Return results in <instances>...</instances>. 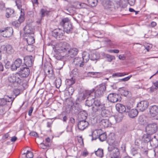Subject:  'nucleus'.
I'll return each instance as SVG.
<instances>
[{"mask_svg": "<svg viewBox=\"0 0 158 158\" xmlns=\"http://www.w3.org/2000/svg\"><path fill=\"white\" fill-rule=\"evenodd\" d=\"M60 26L63 27L64 32L67 33L71 32L72 29V25L68 18H64L62 19L60 23Z\"/></svg>", "mask_w": 158, "mask_h": 158, "instance_id": "nucleus-1", "label": "nucleus"}, {"mask_svg": "<svg viewBox=\"0 0 158 158\" xmlns=\"http://www.w3.org/2000/svg\"><path fill=\"white\" fill-rule=\"evenodd\" d=\"M106 89V85L105 83H102L96 86L94 89L95 97L100 98L102 96Z\"/></svg>", "mask_w": 158, "mask_h": 158, "instance_id": "nucleus-2", "label": "nucleus"}, {"mask_svg": "<svg viewBox=\"0 0 158 158\" xmlns=\"http://www.w3.org/2000/svg\"><path fill=\"white\" fill-rule=\"evenodd\" d=\"M69 44L66 42H60L56 45V50L60 53H65L66 54L69 50L70 49Z\"/></svg>", "mask_w": 158, "mask_h": 158, "instance_id": "nucleus-3", "label": "nucleus"}, {"mask_svg": "<svg viewBox=\"0 0 158 158\" xmlns=\"http://www.w3.org/2000/svg\"><path fill=\"white\" fill-rule=\"evenodd\" d=\"M105 104L101 103L100 100L94 98L93 106L92 108L93 113L95 114L96 112H100V110L103 109Z\"/></svg>", "mask_w": 158, "mask_h": 158, "instance_id": "nucleus-4", "label": "nucleus"}, {"mask_svg": "<svg viewBox=\"0 0 158 158\" xmlns=\"http://www.w3.org/2000/svg\"><path fill=\"white\" fill-rule=\"evenodd\" d=\"M17 96V95H16L15 97H9L6 96L3 98H0V106L6 105L8 106L9 107H10Z\"/></svg>", "mask_w": 158, "mask_h": 158, "instance_id": "nucleus-5", "label": "nucleus"}, {"mask_svg": "<svg viewBox=\"0 0 158 158\" xmlns=\"http://www.w3.org/2000/svg\"><path fill=\"white\" fill-rule=\"evenodd\" d=\"M107 99L109 101L113 103L120 102L122 99L121 95L115 93L110 94L107 97Z\"/></svg>", "mask_w": 158, "mask_h": 158, "instance_id": "nucleus-6", "label": "nucleus"}, {"mask_svg": "<svg viewBox=\"0 0 158 158\" xmlns=\"http://www.w3.org/2000/svg\"><path fill=\"white\" fill-rule=\"evenodd\" d=\"M13 32V29L10 27H8L0 29L1 35L3 37H10L12 35Z\"/></svg>", "mask_w": 158, "mask_h": 158, "instance_id": "nucleus-7", "label": "nucleus"}, {"mask_svg": "<svg viewBox=\"0 0 158 158\" xmlns=\"http://www.w3.org/2000/svg\"><path fill=\"white\" fill-rule=\"evenodd\" d=\"M157 129V125L156 123L149 124L146 127V131L149 135H152L155 133Z\"/></svg>", "mask_w": 158, "mask_h": 158, "instance_id": "nucleus-8", "label": "nucleus"}, {"mask_svg": "<svg viewBox=\"0 0 158 158\" xmlns=\"http://www.w3.org/2000/svg\"><path fill=\"white\" fill-rule=\"evenodd\" d=\"M108 151L111 152L110 154V156H114L115 158H120V152L118 148L110 146L108 148Z\"/></svg>", "mask_w": 158, "mask_h": 158, "instance_id": "nucleus-9", "label": "nucleus"}, {"mask_svg": "<svg viewBox=\"0 0 158 158\" xmlns=\"http://www.w3.org/2000/svg\"><path fill=\"white\" fill-rule=\"evenodd\" d=\"M148 105L149 103L148 101L143 100L138 103L137 105V107L139 110L143 112L148 108Z\"/></svg>", "mask_w": 158, "mask_h": 158, "instance_id": "nucleus-10", "label": "nucleus"}, {"mask_svg": "<svg viewBox=\"0 0 158 158\" xmlns=\"http://www.w3.org/2000/svg\"><path fill=\"white\" fill-rule=\"evenodd\" d=\"M24 62L27 67H31L33 63V58L32 56H27L24 58Z\"/></svg>", "mask_w": 158, "mask_h": 158, "instance_id": "nucleus-11", "label": "nucleus"}, {"mask_svg": "<svg viewBox=\"0 0 158 158\" xmlns=\"http://www.w3.org/2000/svg\"><path fill=\"white\" fill-rule=\"evenodd\" d=\"M149 114L150 116L154 117L158 114V106L156 105L151 106L149 108Z\"/></svg>", "mask_w": 158, "mask_h": 158, "instance_id": "nucleus-12", "label": "nucleus"}, {"mask_svg": "<svg viewBox=\"0 0 158 158\" xmlns=\"http://www.w3.org/2000/svg\"><path fill=\"white\" fill-rule=\"evenodd\" d=\"M64 32L63 31L60 29L58 30H54L52 33V35L58 40H60V38L63 36Z\"/></svg>", "mask_w": 158, "mask_h": 158, "instance_id": "nucleus-13", "label": "nucleus"}, {"mask_svg": "<svg viewBox=\"0 0 158 158\" xmlns=\"http://www.w3.org/2000/svg\"><path fill=\"white\" fill-rule=\"evenodd\" d=\"M22 63V60L20 58L17 59L11 65L10 68L11 70L14 71L19 68Z\"/></svg>", "mask_w": 158, "mask_h": 158, "instance_id": "nucleus-14", "label": "nucleus"}, {"mask_svg": "<svg viewBox=\"0 0 158 158\" xmlns=\"http://www.w3.org/2000/svg\"><path fill=\"white\" fill-rule=\"evenodd\" d=\"M89 125L88 122L85 120H80L78 124V127L80 130L83 131L87 128Z\"/></svg>", "mask_w": 158, "mask_h": 158, "instance_id": "nucleus-15", "label": "nucleus"}, {"mask_svg": "<svg viewBox=\"0 0 158 158\" xmlns=\"http://www.w3.org/2000/svg\"><path fill=\"white\" fill-rule=\"evenodd\" d=\"M102 5L105 8H114V3L109 0H105L102 2Z\"/></svg>", "mask_w": 158, "mask_h": 158, "instance_id": "nucleus-16", "label": "nucleus"}, {"mask_svg": "<svg viewBox=\"0 0 158 158\" xmlns=\"http://www.w3.org/2000/svg\"><path fill=\"white\" fill-rule=\"evenodd\" d=\"M20 70L19 73L23 77H27L30 74V71L28 68L23 67L22 69L21 68Z\"/></svg>", "mask_w": 158, "mask_h": 158, "instance_id": "nucleus-17", "label": "nucleus"}, {"mask_svg": "<svg viewBox=\"0 0 158 158\" xmlns=\"http://www.w3.org/2000/svg\"><path fill=\"white\" fill-rule=\"evenodd\" d=\"M24 36L34 34V30L31 26L27 25L24 28Z\"/></svg>", "mask_w": 158, "mask_h": 158, "instance_id": "nucleus-18", "label": "nucleus"}, {"mask_svg": "<svg viewBox=\"0 0 158 158\" xmlns=\"http://www.w3.org/2000/svg\"><path fill=\"white\" fill-rule=\"evenodd\" d=\"M130 107L127 106V112L128 113V115L130 118H133L137 116L138 111L136 109L130 110Z\"/></svg>", "mask_w": 158, "mask_h": 158, "instance_id": "nucleus-19", "label": "nucleus"}, {"mask_svg": "<svg viewBox=\"0 0 158 158\" xmlns=\"http://www.w3.org/2000/svg\"><path fill=\"white\" fill-rule=\"evenodd\" d=\"M98 116L100 114L103 117H107L110 115V112L109 111L105 109V106H104V108L103 109L100 110V111L96 112L94 114Z\"/></svg>", "mask_w": 158, "mask_h": 158, "instance_id": "nucleus-20", "label": "nucleus"}, {"mask_svg": "<svg viewBox=\"0 0 158 158\" xmlns=\"http://www.w3.org/2000/svg\"><path fill=\"white\" fill-rule=\"evenodd\" d=\"M73 63L77 67H82L84 63L83 61L82 58L80 57H77L75 58L73 62Z\"/></svg>", "mask_w": 158, "mask_h": 158, "instance_id": "nucleus-21", "label": "nucleus"}, {"mask_svg": "<svg viewBox=\"0 0 158 158\" xmlns=\"http://www.w3.org/2000/svg\"><path fill=\"white\" fill-rule=\"evenodd\" d=\"M78 52V50L77 48H71L70 47V49L68 51L66 55L71 58H73L77 55Z\"/></svg>", "mask_w": 158, "mask_h": 158, "instance_id": "nucleus-22", "label": "nucleus"}, {"mask_svg": "<svg viewBox=\"0 0 158 158\" xmlns=\"http://www.w3.org/2000/svg\"><path fill=\"white\" fill-rule=\"evenodd\" d=\"M2 51L3 53H7L8 54H11L13 52V49L12 46L10 45H6V46H4L2 47Z\"/></svg>", "mask_w": 158, "mask_h": 158, "instance_id": "nucleus-23", "label": "nucleus"}, {"mask_svg": "<svg viewBox=\"0 0 158 158\" xmlns=\"http://www.w3.org/2000/svg\"><path fill=\"white\" fill-rule=\"evenodd\" d=\"M116 110L120 113H123L124 112H127V108L122 104L120 103L117 104L115 106Z\"/></svg>", "mask_w": 158, "mask_h": 158, "instance_id": "nucleus-24", "label": "nucleus"}, {"mask_svg": "<svg viewBox=\"0 0 158 158\" xmlns=\"http://www.w3.org/2000/svg\"><path fill=\"white\" fill-rule=\"evenodd\" d=\"M24 20V14H21L18 19V21H14L12 23L13 25L16 27H19L21 24Z\"/></svg>", "mask_w": 158, "mask_h": 158, "instance_id": "nucleus-25", "label": "nucleus"}, {"mask_svg": "<svg viewBox=\"0 0 158 158\" xmlns=\"http://www.w3.org/2000/svg\"><path fill=\"white\" fill-rule=\"evenodd\" d=\"M34 35V34H32L28 36H24L28 45H31L35 43Z\"/></svg>", "mask_w": 158, "mask_h": 158, "instance_id": "nucleus-26", "label": "nucleus"}, {"mask_svg": "<svg viewBox=\"0 0 158 158\" xmlns=\"http://www.w3.org/2000/svg\"><path fill=\"white\" fill-rule=\"evenodd\" d=\"M111 118L103 119L101 121L100 124L105 128L110 127L112 124V122L110 121Z\"/></svg>", "mask_w": 158, "mask_h": 158, "instance_id": "nucleus-27", "label": "nucleus"}, {"mask_svg": "<svg viewBox=\"0 0 158 158\" xmlns=\"http://www.w3.org/2000/svg\"><path fill=\"white\" fill-rule=\"evenodd\" d=\"M5 16L7 18H9L12 16L13 14L14 13V10L11 8H8L6 9Z\"/></svg>", "mask_w": 158, "mask_h": 158, "instance_id": "nucleus-28", "label": "nucleus"}, {"mask_svg": "<svg viewBox=\"0 0 158 158\" xmlns=\"http://www.w3.org/2000/svg\"><path fill=\"white\" fill-rule=\"evenodd\" d=\"M90 59L89 54V53L86 52H83L82 54V60L85 63L87 62Z\"/></svg>", "mask_w": 158, "mask_h": 158, "instance_id": "nucleus-29", "label": "nucleus"}, {"mask_svg": "<svg viewBox=\"0 0 158 158\" xmlns=\"http://www.w3.org/2000/svg\"><path fill=\"white\" fill-rule=\"evenodd\" d=\"M147 118L145 116H140L138 118L139 123L142 125H146L147 123Z\"/></svg>", "mask_w": 158, "mask_h": 158, "instance_id": "nucleus-30", "label": "nucleus"}, {"mask_svg": "<svg viewBox=\"0 0 158 158\" xmlns=\"http://www.w3.org/2000/svg\"><path fill=\"white\" fill-rule=\"evenodd\" d=\"M80 120H85L87 118V114L85 111H81L80 112Z\"/></svg>", "mask_w": 158, "mask_h": 158, "instance_id": "nucleus-31", "label": "nucleus"}, {"mask_svg": "<svg viewBox=\"0 0 158 158\" xmlns=\"http://www.w3.org/2000/svg\"><path fill=\"white\" fill-rule=\"evenodd\" d=\"M90 59L92 60H97L99 58V55L98 52L93 53L90 55Z\"/></svg>", "mask_w": 158, "mask_h": 158, "instance_id": "nucleus-32", "label": "nucleus"}, {"mask_svg": "<svg viewBox=\"0 0 158 158\" xmlns=\"http://www.w3.org/2000/svg\"><path fill=\"white\" fill-rule=\"evenodd\" d=\"M151 135L148 133L144 134L142 136V140L145 142H149L151 140Z\"/></svg>", "mask_w": 158, "mask_h": 158, "instance_id": "nucleus-33", "label": "nucleus"}, {"mask_svg": "<svg viewBox=\"0 0 158 158\" xmlns=\"http://www.w3.org/2000/svg\"><path fill=\"white\" fill-rule=\"evenodd\" d=\"M49 12L46 10L44 9H41L40 11V14L42 17L48 15L49 14Z\"/></svg>", "mask_w": 158, "mask_h": 158, "instance_id": "nucleus-34", "label": "nucleus"}, {"mask_svg": "<svg viewBox=\"0 0 158 158\" xmlns=\"http://www.w3.org/2000/svg\"><path fill=\"white\" fill-rule=\"evenodd\" d=\"M8 80L10 82L14 83L16 81V76L15 74H11L8 77Z\"/></svg>", "mask_w": 158, "mask_h": 158, "instance_id": "nucleus-35", "label": "nucleus"}, {"mask_svg": "<svg viewBox=\"0 0 158 158\" xmlns=\"http://www.w3.org/2000/svg\"><path fill=\"white\" fill-rule=\"evenodd\" d=\"M16 76V81L15 82H17L18 84H20L22 82L21 77V75L19 73H15Z\"/></svg>", "mask_w": 158, "mask_h": 158, "instance_id": "nucleus-36", "label": "nucleus"}, {"mask_svg": "<svg viewBox=\"0 0 158 158\" xmlns=\"http://www.w3.org/2000/svg\"><path fill=\"white\" fill-rule=\"evenodd\" d=\"M105 57L106 58L107 61L109 62H111L113 60H115V59L114 56L109 54H106Z\"/></svg>", "mask_w": 158, "mask_h": 158, "instance_id": "nucleus-37", "label": "nucleus"}, {"mask_svg": "<svg viewBox=\"0 0 158 158\" xmlns=\"http://www.w3.org/2000/svg\"><path fill=\"white\" fill-rule=\"evenodd\" d=\"M75 83L74 81L73 80V78L70 79H67L66 80L65 84L67 85V87H70V86L73 84Z\"/></svg>", "mask_w": 158, "mask_h": 158, "instance_id": "nucleus-38", "label": "nucleus"}, {"mask_svg": "<svg viewBox=\"0 0 158 158\" xmlns=\"http://www.w3.org/2000/svg\"><path fill=\"white\" fill-rule=\"evenodd\" d=\"M87 1L89 5L92 7L95 6L98 2V0H87Z\"/></svg>", "mask_w": 158, "mask_h": 158, "instance_id": "nucleus-39", "label": "nucleus"}, {"mask_svg": "<svg viewBox=\"0 0 158 158\" xmlns=\"http://www.w3.org/2000/svg\"><path fill=\"white\" fill-rule=\"evenodd\" d=\"M95 153L97 156L102 157L103 156V150L102 149H98L95 152Z\"/></svg>", "mask_w": 158, "mask_h": 158, "instance_id": "nucleus-40", "label": "nucleus"}, {"mask_svg": "<svg viewBox=\"0 0 158 158\" xmlns=\"http://www.w3.org/2000/svg\"><path fill=\"white\" fill-rule=\"evenodd\" d=\"M98 138H99L101 141H103L105 140L106 138V135L105 133H102L98 135Z\"/></svg>", "mask_w": 158, "mask_h": 158, "instance_id": "nucleus-41", "label": "nucleus"}, {"mask_svg": "<svg viewBox=\"0 0 158 158\" xmlns=\"http://www.w3.org/2000/svg\"><path fill=\"white\" fill-rule=\"evenodd\" d=\"M23 155H25L27 158H32L33 156V153L29 151H27L26 153H24Z\"/></svg>", "mask_w": 158, "mask_h": 158, "instance_id": "nucleus-42", "label": "nucleus"}, {"mask_svg": "<svg viewBox=\"0 0 158 158\" xmlns=\"http://www.w3.org/2000/svg\"><path fill=\"white\" fill-rule=\"evenodd\" d=\"M94 98H92L91 100H87L86 101L85 105L89 107L91 106L93 104Z\"/></svg>", "mask_w": 158, "mask_h": 158, "instance_id": "nucleus-43", "label": "nucleus"}, {"mask_svg": "<svg viewBox=\"0 0 158 158\" xmlns=\"http://www.w3.org/2000/svg\"><path fill=\"white\" fill-rule=\"evenodd\" d=\"M94 91V89H93L91 90H85L83 93L85 96L86 97L90 95Z\"/></svg>", "mask_w": 158, "mask_h": 158, "instance_id": "nucleus-44", "label": "nucleus"}, {"mask_svg": "<svg viewBox=\"0 0 158 158\" xmlns=\"http://www.w3.org/2000/svg\"><path fill=\"white\" fill-rule=\"evenodd\" d=\"M131 77H132V75H130L129 76H128L127 77H126L125 78H122V79H119L118 80V81L119 82H125L126 81H127L130 79V78Z\"/></svg>", "mask_w": 158, "mask_h": 158, "instance_id": "nucleus-45", "label": "nucleus"}, {"mask_svg": "<svg viewBox=\"0 0 158 158\" xmlns=\"http://www.w3.org/2000/svg\"><path fill=\"white\" fill-rule=\"evenodd\" d=\"M67 92L69 95H72L74 91V89L73 87H69L67 89Z\"/></svg>", "mask_w": 158, "mask_h": 158, "instance_id": "nucleus-46", "label": "nucleus"}, {"mask_svg": "<svg viewBox=\"0 0 158 158\" xmlns=\"http://www.w3.org/2000/svg\"><path fill=\"white\" fill-rule=\"evenodd\" d=\"M15 2L18 8L19 9H20L22 5V0H17Z\"/></svg>", "mask_w": 158, "mask_h": 158, "instance_id": "nucleus-47", "label": "nucleus"}, {"mask_svg": "<svg viewBox=\"0 0 158 158\" xmlns=\"http://www.w3.org/2000/svg\"><path fill=\"white\" fill-rule=\"evenodd\" d=\"M56 85L57 88H59L61 84V80L60 79H58L56 80Z\"/></svg>", "mask_w": 158, "mask_h": 158, "instance_id": "nucleus-48", "label": "nucleus"}, {"mask_svg": "<svg viewBox=\"0 0 158 158\" xmlns=\"http://www.w3.org/2000/svg\"><path fill=\"white\" fill-rule=\"evenodd\" d=\"M81 2H76L73 5V6L76 8L80 9L81 8Z\"/></svg>", "mask_w": 158, "mask_h": 158, "instance_id": "nucleus-49", "label": "nucleus"}, {"mask_svg": "<svg viewBox=\"0 0 158 158\" xmlns=\"http://www.w3.org/2000/svg\"><path fill=\"white\" fill-rule=\"evenodd\" d=\"M40 147L43 149H45L47 147H49V144L46 143L44 144L43 143H41L40 145Z\"/></svg>", "mask_w": 158, "mask_h": 158, "instance_id": "nucleus-50", "label": "nucleus"}, {"mask_svg": "<svg viewBox=\"0 0 158 158\" xmlns=\"http://www.w3.org/2000/svg\"><path fill=\"white\" fill-rule=\"evenodd\" d=\"M78 73V69H74L71 72V75L72 74L73 76H75Z\"/></svg>", "mask_w": 158, "mask_h": 158, "instance_id": "nucleus-51", "label": "nucleus"}, {"mask_svg": "<svg viewBox=\"0 0 158 158\" xmlns=\"http://www.w3.org/2000/svg\"><path fill=\"white\" fill-rule=\"evenodd\" d=\"M138 150L135 148H133L131 150V153L133 156H135V154L138 153Z\"/></svg>", "mask_w": 158, "mask_h": 158, "instance_id": "nucleus-52", "label": "nucleus"}, {"mask_svg": "<svg viewBox=\"0 0 158 158\" xmlns=\"http://www.w3.org/2000/svg\"><path fill=\"white\" fill-rule=\"evenodd\" d=\"M5 9V4L2 2H0V10H4Z\"/></svg>", "mask_w": 158, "mask_h": 158, "instance_id": "nucleus-53", "label": "nucleus"}, {"mask_svg": "<svg viewBox=\"0 0 158 158\" xmlns=\"http://www.w3.org/2000/svg\"><path fill=\"white\" fill-rule=\"evenodd\" d=\"M86 98V97L85 96L83 93L81 94L79 96V99L81 101L84 100Z\"/></svg>", "mask_w": 158, "mask_h": 158, "instance_id": "nucleus-54", "label": "nucleus"}, {"mask_svg": "<svg viewBox=\"0 0 158 158\" xmlns=\"http://www.w3.org/2000/svg\"><path fill=\"white\" fill-rule=\"evenodd\" d=\"M107 52L110 53H118L119 52V50L118 49H110L107 50Z\"/></svg>", "mask_w": 158, "mask_h": 158, "instance_id": "nucleus-55", "label": "nucleus"}, {"mask_svg": "<svg viewBox=\"0 0 158 158\" xmlns=\"http://www.w3.org/2000/svg\"><path fill=\"white\" fill-rule=\"evenodd\" d=\"M121 73H117L113 74L112 77H121Z\"/></svg>", "mask_w": 158, "mask_h": 158, "instance_id": "nucleus-56", "label": "nucleus"}, {"mask_svg": "<svg viewBox=\"0 0 158 158\" xmlns=\"http://www.w3.org/2000/svg\"><path fill=\"white\" fill-rule=\"evenodd\" d=\"M114 119H115L117 122H119L121 121L122 119V117H119V116H118L116 118L113 117Z\"/></svg>", "mask_w": 158, "mask_h": 158, "instance_id": "nucleus-57", "label": "nucleus"}, {"mask_svg": "<svg viewBox=\"0 0 158 158\" xmlns=\"http://www.w3.org/2000/svg\"><path fill=\"white\" fill-rule=\"evenodd\" d=\"M6 110L5 108L1 107L0 108V114H3L5 113Z\"/></svg>", "mask_w": 158, "mask_h": 158, "instance_id": "nucleus-58", "label": "nucleus"}, {"mask_svg": "<svg viewBox=\"0 0 158 158\" xmlns=\"http://www.w3.org/2000/svg\"><path fill=\"white\" fill-rule=\"evenodd\" d=\"M135 2V0H128V2L131 6H133Z\"/></svg>", "mask_w": 158, "mask_h": 158, "instance_id": "nucleus-59", "label": "nucleus"}, {"mask_svg": "<svg viewBox=\"0 0 158 158\" xmlns=\"http://www.w3.org/2000/svg\"><path fill=\"white\" fill-rule=\"evenodd\" d=\"M152 46L150 44L147 45L146 46H145V48L148 51H149L152 48Z\"/></svg>", "mask_w": 158, "mask_h": 158, "instance_id": "nucleus-60", "label": "nucleus"}, {"mask_svg": "<svg viewBox=\"0 0 158 158\" xmlns=\"http://www.w3.org/2000/svg\"><path fill=\"white\" fill-rule=\"evenodd\" d=\"M87 7V6L86 4L83 3H81V8H86Z\"/></svg>", "mask_w": 158, "mask_h": 158, "instance_id": "nucleus-61", "label": "nucleus"}, {"mask_svg": "<svg viewBox=\"0 0 158 158\" xmlns=\"http://www.w3.org/2000/svg\"><path fill=\"white\" fill-rule=\"evenodd\" d=\"M30 135L31 136H36L38 135L37 133L34 131H32L30 133Z\"/></svg>", "mask_w": 158, "mask_h": 158, "instance_id": "nucleus-62", "label": "nucleus"}, {"mask_svg": "<svg viewBox=\"0 0 158 158\" xmlns=\"http://www.w3.org/2000/svg\"><path fill=\"white\" fill-rule=\"evenodd\" d=\"M33 110V107H31L30 109L28 111V115L29 116H31V114Z\"/></svg>", "mask_w": 158, "mask_h": 158, "instance_id": "nucleus-63", "label": "nucleus"}, {"mask_svg": "<svg viewBox=\"0 0 158 158\" xmlns=\"http://www.w3.org/2000/svg\"><path fill=\"white\" fill-rule=\"evenodd\" d=\"M129 91L127 90H124L122 93L124 96H126L128 95L129 94Z\"/></svg>", "mask_w": 158, "mask_h": 158, "instance_id": "nucleus-64", "label": "nucleus"}]
</instances>
